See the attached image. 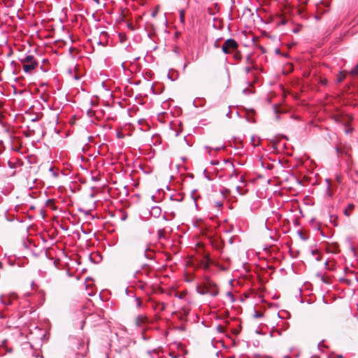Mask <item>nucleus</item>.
Instances as JSON below:
<instances>
[{"instance_id":"nucleus-3","label":"nucleus","mask_w":358,"mask_h":358,"mask_svg":"<svg viewBox=\"0 0 358 358\" xmlns=\"http://www.w3.org/2000/svg\"><path fill=\"white\" fill-rule=\"evenodd\" d=\"M238 46V45L234 39L229 38L223 43L222 50L225 54H230L232 53L233 51L236 50Z\"/></svg>"},{"instance_id":"nucleus-8","label":"nucleus","mask_w":358,"mask_h":358,"mask_svg":"<svg viewBox=\"0 0 358 358\" xmlns=\"http://www.w3.org/2000/svg\"><path fill=\"white\" fill-rule=\"evenodd\" d=\"M354 209H355V206H354V204H352V203H349V204L347 206L346 208L344 210V214H345L346 216L349 217V216L351 215L352 212L354 210Z\"/></svg>"},{"instance_id":"nucleus-19","label":"nucleus","mask_w":358,"mask_h":358,"mask_svg":"<svg viewBox=\"0 0 358 358\" xmlns=\"http://www.w3.org/2000/svg\"><path fill=\"white\" fill-rule=\"evenodd\" d=\"M215 206L220 208L222 206V203L221 201L215 202Z\"/></svg>"},{"instance_id":"nucleus-15","label":"nucleus","mask_w":358,"mask_h":358,"mask_svg":"<svg viewBox=\"0 0 358 358\" xmlns=\"http://www.w3.org/2000/svg\"><path fill=\"white\" fill-rule=\"evenodd\" d=\"M263 316V313L260 312H255V314L254 315L255 317H261Z\"/></svg>"},{"instance_id":"nucleus-27","label":"nucleus","mask_w":358,"mask_h":358,"mask_svg":"<svg viewBox=\"0 0 358 358\" xmlns=\"http://www.w3.org/2000/svg\"><path fill=\"white\" fill-rule=\"evenodd\" d=\"M231 358H234V357H231Z\"/></svg>"},{"instance_id":"nucleus-24","label":"nucleus","mask_w":358,"mask_h":358,"mask_svg":"<svg viewBox=\"0 0 358 358\" xmlns=\"http://www.w3.org/2000/svg\"><path fill=\"white\" fill-rule=\"evenodd\" d=\"M218 43V41L215 42V46H217V47H218V43Z\"/></svg>"},{"instance_id":"nucleus-10","label":"nucleus","mask_w":358,"mask_h":358,"mask_svg":"<svg viewBox=\"0 0 358 358\" xmlns=\"http://www.w3.org/2000/svg\"><path fill=\"white\" fill-rule=\"evenodd\" d=\"M235 52L234 54V57L237 60V61H239L242 58V55H241V53L238 51L237 50H234Z\"/></svg>"},{"instance_id":"nucleus-22","label":"nucleus","mask_w":358,"mask_h":358,"mask_svg":"<svg viewBox=\"0 0 358 358\" xmlns=\"http://www.w3.org/2000/svg\"><path fill=\"white\" fill-rule=\"evenodd\" d=\"M145 275H148V269H147V268H145Z\"/></svg>"},{"instance_id":"nucleus-17","label":"nucleus","mask_w":358,"mask_h":358,"mask_svg":"<svg viewBox=\"0 0 358 358\" xmlns=\"http://www.w3.org/2000/svg\"><path fill=\"white\" fill-rule=\"evenodd\" d=\"M148 248L147 245L144 246L143 248H142V251L144 252V254L145 255V252L148 250Z\"/></svg>"},{"instance_id":"nucleus-1","label":"nucleus","mask_w":358,"mask_h":358,"mask_svg":"<svg viewBox=\"0 0 358 358\" xmlns=\"http://www.w3.org/2000/svg\"><path fill=\"white\" fill-rule=\"evenodd\" d=\"M196 289L200 294H209L212 296H217L220 292L218 285L207 275L204 277L203 282L196 286Z\"/></svg>"},{"instance_id":"nucleus-20","label":"nucleus","mask_w":358,"mask_h":358,"mask_svg":"<svg viewBox=\"0 0 358 358\" xmlns=\"http://www.w3.org/2000/svg\"><path fill=\"white\" fill-rule=\"evenodd\" d=\"M180 19H181V21L184 20V11L183 10H182L180 12Z\"/></svg>"},{"instance_id":"nucleus-12","label":"nucleus","mask_w":358,"mask_h":358,"mask_svg":"<svg viewBox=\"0 0 358 358\" xmlns=\"http://www.w3.org/2000/svg\"><path fill=\"white\" fill-rule=\"evenodd\" d=\"M257 67L256 65H251V66H248L245 68V71L247 73H250V71L254 69H256Z\"/></svg>"},{"instance_id":"nucleus-14","label":"nucleus","mask_w":358,"mask_h":358,"mask_svg":"<svg viewBox=\"0 0 358 358\" xmlns=\"http://www.w3.org/2000/svg\"><path fill=\"white\" fill-rule=\"evenodd\" d=\"M294 69V66L292 64H289L287 65V71L285 73H289L290 72H292Z\"/></svg>"},{"instance_id":"nucleus-6","label":"nucleus","mask_w":358,"mask_h":358,"mask_svg":"<svg viewBox=\"0 0 358 358\" xmlns=\"http://www.w3.org/2000/svg\"><path fill=\"white\" fill-rule=\"evenodd\" d=\"M148 322L147 316L141 315L135 319V324L137 327H141L143 324H146Z\"/></svg>"},{"instance_id":"nucleus-4","label":"nucleus","mask_w":358,"mask_h":358,"mask_svg":"<svg viewBox=\"0 0 358 358\" xmlns=\"http://www.w3.org/2000/svg\"><path fill=\"white\" fill-rule=\"evenodd\" d=\"M352 117L350 115H348V114L338 116L336 118L337 122H341L346 127V129H345L346 134H350L352 131L353 129L352 127H349V125H350V122H352Z\"/></svg>"},{"instance_id":"nucleus-7","label":"nucleus","mask_w":358,"mask_h":358,"mask_svg":"<svg viewBox=\"0 0 358 358\" xmlns=\"http://www.w3.org/2000/svg\"><path fill=\"white\" fill-rule=\"evenodd\" d=\"M150 214L155 217H158L161 214V208L159 206L152 207Z\"/></svg>"},{"instance_id":"nucleus-9","label":"nucleus","mask_w":358,"mask_h":358,"mask_svg":"<svg viewBox=\"0 0 358 358\" xmlns=\"http://www.w3.org/2000/svg\"><path fill=\"white\" fill-rule=\"evenodd\" d=\"M346 76H347V72L341 71L337 78L338 83H341L345 78Z\"/></svg>"},{"instance_id":"nucleus-11","label":"nucleus","mask_w":358,"mask_h":358,"mask_svg":"<svg viewBox=\"0 0 358 358\" xmlns=\"http://www.w3.org/2000/svg\"><path fill=\"white\" fill-rule=\"evenodd\" d=\"M186 295H187V292L186 291L178 292L176 293V296H178L180 299H184Z\"/></svg>"},{"instance_id":"nucleus-16","label":"nucleus","mask_w":358,"mask_h":358,"mask_svg":"<svg viewBox=\"0 0 358 358\" xmlns=\"http://www.w3.org/2000/svg\"><path fill=\"white\" fill-rule=\"evenodd\" d=\"M158 13V7L156 8V10L152 13V17H155Z\"/></svg>"},{"instance_id":"nucleus-21","label":"nucleus","mask_w":358,"mask_h":358,"mask_svg":"<svg viewBox=\"0 0 358 358\" xmlns=\"http://www.w3.org/2000/svg\"><path fill=\"white\" fill-rule=\"evenodd\" d=\"M222 329H223V327H221V326H219V327H218V329H219L220 331H222Z\"/></svg>"},{"instance_id":"nucleus-23","label":"nucleus","mask_w":358,"mask_h":358,"mask_svg":"<svg viewBox=\"0 0 358 358\" xmlns=\"http://www.w3.org/2000/svg\"><path fill=\"white\" fill-rule=\"evenodd\" d=\"M141 272L138 271V272H136V276H137L138 275H139V274H141Z\"/></svg>"},{"instance_id":"nucleus-18","label":"nucleus","mask_w":358,"mask_h":358,"mask_svg":"<svg viewBox=\"0 0 358 358\" xmlns=\"http://www.w3.org/2000/svg\"><path fill=\"white\" fill-rule=\"evenodd\" d=\"M227 296L230 298L231 301H234V299H233L234 296H233V294L231 292H227Z\"/></svg>"},{"instance_id":"nucleus-5","label":"nucleus","mask_w":358,"mask_h":358,"mask_svg":"<svg viewBox=\"0 0 358 358\" xmlns=\"http://www.w3.org/2000/svg\"><path fill=\"white\" fill-rule=\"evenodd\" d=\"M212 264H213V261L210 259L209 255L206 254L199 260L198 264L196 266V268H203L205 271H208L210 268V265Z\"/></svg>"},{"instance_id":"nucleus-25","label":"nucleus","mask_w":358,"mask_h":358,"mask_svg":"<svg viewBox=\"0 0 358 358\" xmlns=\"http://www.w3.org/2000/svg\"><path fill=\"white\" fill-rule=\"evenodd\" d=\"M129 27H131V29H133V27L131 24H129Z\"/></svg>"},{"instance_id":"nucleus-13","label":"nucleus","mask_w":358,"mask_h":358,"mask_svg":"<svg viewBox=\"0 0 358 358\" xmlns=\"http://www.w3.org/2000/svg\"><path fill=\"white\" fill-rule=\"evenodd\" d=\"M246 60H247V64H248V65H255V64H254V62H253V60L251 59V57H250V55H248V56L247 57Z\"/></svg>"},{"instance_id":"nucleus-26","label":"nucleus","mask_w":358,"mask_h":358,"mask_svg":"<svg viewBox=\"0 0 358 358\" xmlns=\"http://www.w3.org/2000/svg\"><path fill=\"white\" fill-rule=\"evenodd\" d=\"M276 52H278V53H279V52H280V51H279V50H278V49H277V50H276Z\"/></svg>"},{"instance_id":"nucleus-2","label":"nucleus","mask_w":358,"mask_h":358,"mask_svg":"<svg viewBox=\"0 0 358 358\" xmlns=\"http://www.w3.org/2000/svg\"><path fill=\"white\" fill-rule=\"evenodd\" d=\"M20 62L23 65L24 71L27 73H30L38 66V62L32 55H27L20 59Z\"/></svg>"}]
</instances>
